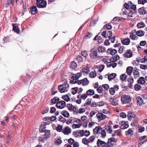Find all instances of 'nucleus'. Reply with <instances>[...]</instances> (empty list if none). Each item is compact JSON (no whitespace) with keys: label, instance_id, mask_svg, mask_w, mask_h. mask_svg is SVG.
I'll use <instances>...</instances> for the list:
<instances>
[{"label":"nucleus","instance_id":"nucleus-49","mask_svg":"<svg viewBox=\"0 0 147 147\" xmlns=\"http://www.w3.org/2000/svg\"><path fill=\"white\" fill-rule=\"evenodd\" d=\"M92 35V33H91L88 32L87 33V34L85 36L84 38V39H87L90 38Z\"/></svg>","mask_w":147,"mask_h":147},{"label":"nucleus","instance_id":"nucleus-19","mask_svg":"<svg viewBox=\"0 0 147 147\" xmlns=\"http://www.w3.org/2000/svg\"><path fill=\"white\" fill-rule=\"evenodd\" d=\"M137 105H141L143 103V102L142 98L140 96L137 97L136 98Z\"/></svg>","mask_w":147,"mask_h":147},{"label":"nucleus","instance_id":"nucleus-48","mask_svg":"<svg viewBox=\"0 0 147 147\" xmlns=\"http://www.w3.org/2000/svg\"><path fill=\"white\" fill-rule=\"evenodd\" d=\"M82 142L85 145H87L90 143L89 140L86 139V138H84L82 140Z\"/></svg>","mask_w":147,"mask_h":147},{"label":"nucleus","instance_id":"nucleus-32","mask_svg":"<svg viewBox=\"0 0 147 147\" xmlns=\"http://www.w3.org/2000/svg\"><path fill=\"white\" fill-rule=\"evenodd\" d=\"M129 9H130V11H133V12L134 13V14L136 13L137 11L136 5H132L131 7L129 8Z\"/></svg>","mask_w":147,"mask_h":147},{"label":"nucleus","instance_id":"nucleus-63","mask_svg":"<svg viewBox=\"0 0 147 147\" xmlns=\"http://www.w3.org/2000/svg\"><path fill=\"white\" fill-rule=\"evenodd\" d=\"M103 90L102 87H99L97 88V90L98 93H100L102 92Z\"/></svg>","mask_w":147,"mask_h":147},{"label":"nucleus","instance_id":"nucleus-17","mask_svg":"<svg viewBox=\"0 0 147 147\" xmlns=\"http://www.w3.org/2000/svg\"><path fill=\"white\" fill-rule=\"evenodd\" d=\"M50 136H46L45 134H42V137H39V140L40 141L44 142V140H46L47 138H49Z\"/></svg>","mask_w":147,"mask_h":147},{"label":"nucleus","instance_id":"nucleus-42","mask_svg":"<svg viewBox=\"0 0 147 147\" xmlns=\"http://www.w3.org/2000/svg\"><path fill=\"white\" fill-rule=\"evenodd\" d=\"M145 25V24L143 22H141L137 24V27L138 28H140L144 27Z\"/></svg>","mask_w":147,"mask_h":147},{"label":"nucleus","instance_id":"nucleus-7","mask_svg":"<svg viewBox=\"0 0 147 147\" xmlns=\"http://www.w3.org/2000/svg\"><path fill=\"white\" fill-rule=\"evenodd\" d=\"M56 106L57 108L60 109H62L65 107L66 103L64 101L61 100L57 102Z\"/></svg>","mask_w":147,"mask_h":147},{"label":"nucleus","instance_id":"nucleus-27","mask_svg":"<svg viewBox=\"0 0 147 147\" xmlns=\"http://www.w3.org/2000/svg\"><path fill=\"white\" fill-rule=\"evenodd\" d=\"M133 68L131 66L128 67L126 69V72L127 74L128 75H130L132 71H133Z\"/></svg>","mask_w":147,"mask_h":147},{"label":"nucleus","instance_id":"nucleus-61","mask_svg":"<svg viewBox=\"0 0 147 147\" xmlns=\"http://www.w3.org/2000/svg\"><path fill=\"white\" fill-rule=\"evenodd\" d=\"M97 106L100 107L103 106L105 104V103L104 102L101 101L97 103Z\"/></svg>","mask_w":147,"mask_h":147},{"label":"nucleus","instance_id":"nucleus-11","mask_svg":"<svg viewBox=\"0 0 147 147\" xmlns=\"http://www.w3.org/2000/svg\"><path fill=\"white\" fill-rule=\"evenodd\" d=\"M97 144L98 147H99L100 146H101L102 147H106L107 143L99 139L97 140Z\"/></svg>","mask_w":147,"mask_h":147},{"label":"nucleus","instance_id":"nucleus-16","mask_svg":"<svg viewBox=\"0 0 147 147\" xmlns=\"http://www.w3.org/2000/svg\"><path fill=\"white\" fill-rule=\"evenodd\" d=\"M71 132V129L68 127H65L63 130L62 132L65 135H68Z\"/></svg>","mask_w":147,"mask_h":147},{"label":"nucleus","instance_id":"nucleus-9","mask_svg":"<svg viewBox=\"0 0 147 147\" xmlns=\"http://www.w3.org/2000/svg\"><path fill=\"white\" fill-rule=\"evenodd\" d=\"M117 52V51L115 49H113L112 48L108 49L107 51V53L112 55H115Z\"/></svg>","mask_w":147,"mask_h":147},{"label":"nucleus","instance_id":"nucleus-44","mask_svg":"<svg viewBox=\"0 0 147 147\" xmlns=\"http://www.w3.org/2000/svg\"><path fill=\"white\" fill-rule=\"evenodd\" d=\"M62 98L67 102L69 101L70 99V98L67 95H63L62 96Z\"/></svg>","mask_w":147,"mask_h":147},{"label":"nucleus","instance_id":"nucleus-62","mask_svg":"<svg viewBox=\"0 0 147 147\" xmlns=\"http://www.w3.org/2000/svg\"><path fill=\"white\" fill-rule=\"evenodd\" d=\"M147 61V55L145 56L144 57L142 58L141 60V63H143Z\"/></svg>","mask_w":147,"mask_h":147},{"label":"nucleus","instance_id":"nucleus-1","mask_svg":"<svg viewBox=\"0 0 147 147\" xmlns=\"http://www.w3.org/2000/svg\"><path fill=\"white\" fill-rule=\"evenodd\" d=\"M63 81H64L63 84L59 85L58 88L59 91L61 93L67 92L69 88V85L67 80H65Z\"/></svg>","mask_w":147,"mask_h":147},{"label":"nucleus","instance_id":"nucleus-30","mask_svg":"<svg viewBox=\"0 0 147 147\" xmlns=\"http://www.w3.org/2000/svg\"><path fill=\"white\" fill-rule=\"evenodd\" d=\"M119 56L118 55H117L114 56H113L112 59H111V60L112 61V62H116L117 61V60L119 59Z\"/></svg>","mask_w":147,"mask_h":147},{"label":"nucleus","instance_id":"nucleus-12","mask_svg":"<svg viewBox=\"0 0 147 147\" xmlns=\"http://www.w3.org/2000/svg\"><path fill=\"white\" fill-rule=\"evenodd\" d=\"M147 7H141L139 8L138 9V13L140 15H144L147 13V11L146 9Z\"/></svg>","mask_w":147,"mask_h":147},{"label":"nucleus","instance_id":"nucleus-3","mask_svg":"<svg viewBox=\"0 0 147 147\" xmlns=\"http://www.w3.org/2000/svg\"><path fill=\"white\" fill-rule=\"evenodd\" d=\"M90 52L89 56L91 59H95L98 58L99 56L98 55L97 50L94 48H92L90 50Z\"/></svg>","mask_w":147,"mask_h":147},{"label":"nucleus","instance_id":"nucleus-59","mask_svg":"<svg viewBox=\"0 0 147 147\" xmlns=\"http://www.w3.org/2000/svg\"><path fill=\"white\" fill-rule=\"evenodd\" d=\"M126 132L127 134L132 135L133 134V131L132 129H129Z\"/></svg>","mask_w":147,"mask_h":147},{"label":"nucleus","instance_id":"nucleus-35","mask_svg":"<svg viewBox=\"0 0 147 147\" xmlns=\"http://www.w3.org/2000/svg\"><path fill=\"white\" fill-rule=\"evenodd\" d=\"M87 97V94H83L82 95H79L77 96V98H81V99L83 100H85Z\"/></svg>","mask_w":147,"mask_h":147},{"label":"nucleus","instance_id":"nucleus-2","mask_svg":"<svg viewBox=\"0 0 147 147\" xmlns=\"http://www.w3.org/2000/svg\"><path fill=\"white\" fill-rule=\"evenodd\" d=\"M46 124H42L40 125L39 130L41 133L43 134H45L46 136H50V130H47Z\"/></svg>","mask_w":147,"mask_h":147},{"label":"nucleus","instance_id":"nucleus-36","mask_svg":"<svg viewBox=\"0 0 147 147\" xmlns=\"http://www.w3.org/2000/svg\"><path fill=\"white\" fill-rule=\"evenodd\" d=\"M83 80L82 85L84 86L87 85L89 83V81L86 78H84Z\"/></svg>","mask_w":147,"mask_h":147},{"label":"nucleus","instance_id":"nucleus-29","mask_svg":"<svg viewBox=\"0 0 147 147\" xmlns=\"http://www.w3.org/2000/svg\"><path fill=\"white\" fill-rule=\"evenodd\" d=\"M97 50L99 52H101V53H103L106 52L105 47H103L101 45L98 48Z\"/></svg>","mask_w":147,"mask_h":147},{"label":"nucleus","instance_id":"nucleus-6","mask_svg":"<svg viewBox=\"0 0 147 147\" xmlns=\"http://www.w3.org/2000/svg\"><path fill=\"white\" fill-rule=\"evenodd\" d=\"M82 74L81 73H78L76 74H74L71 78L70 81L71 83H75L77 80L79 79L82 76Z\"/></svg>","mask_w":147,"mask_h":147},{"label":"nucleus","instance_id":"nucleus-39","mask_svg":"<svg viewBox=\"0 0 147 147\" xmlns=\"http://www.w3.org/2000/svg\"><path fill=\"white\" fill-rule=\"evenodd\" d=\"M61 114L65 117H67L69 115V113L66 110H64L61 113Z\"/></svg>","mask_w":147,"mask_h":147},{"label":"nucleus","instance_id":"nucleus-37","mask_svg":"<svg viewBox=\"0 0 147 147\" xmlns=\"http://www.w3.org/2000/svg\"><path fill=\"white\" fill-rule=\"evenodd\" d=\"M94 93V91L93 90H88L86 92V94L88 95H92Z\"/></svg>","mask_w":147,"mask_h":147},{"label":"nucleus","instance_id":"nucleus-26","mask_svg":"<svg viewBox=\"0 0 147 147\" xmlns=\"http://www.w3.org/2000/svg\"><path fill=\"white\" fill-rule=\"evenodd\" d=\"M14 0H7L6 3L5 4V7H9L10 4H11L14 5Z\"/></svg>","mask_w":147,"mask_h":147},{"label":"nucleus","instance_id":"nucleus-41","mask_svg":"<svg viewBox=\"0 0 147 147\" xmlns=\"http://www.w3.org/2000/svg\"><path fill=\"white\" fill-rule=\"evenodd\" d=\"M59 99L57 97H55L51 100V102L55 104L56 102L59 101Z\"/></svg>","mask_w":147,"mask_h":147},{"label":"nucleus","instance_id":"nucleus-55","mask_svg":"<svg viewBox=\"0 0 147 147\" xmlns=\"http://www.w3.org/2000/svg\"><path fill=\"white\" fill-rule=\"evenodd\" d=\"M74 106H73L71 104H68L67 105V107L68 109L71 111L73 110L72 109Z\"/></svg>","mask_w":147,"mask_h":147},{"label":"nucleus","instance_id":"nucleus-40","mask_svg":"<svg viewBox=\"0 0 147 147\" xmlns=\"http://www.w3.org/2000/svg\"><path fill=\"white\" fill-rule=\"evenodd\" d=\"M77 66L76 63L75 61H72L70 63V67L73 69H74L77 67Z\"/></svg>","mask_w":147,"mask_h":147},{"label":"nucleus","instance_id":"nucleus-28","mask_svg":"<svg viewBox=\"0 0 147 147\" xmlns=\"http://www.w3.org/2000/svg\"><path fill=\"white\" fill-rule=\"evenodd\" d=\"M89 67L88 66L84 67L82 69V72L88 74L89 71Z\"/></svg>","mask_w":147,"mask_h":147},{"label":"nucleus","instance_id":"nucleus-50","mask_svg":"<svg viewBox=\"0 0 147 147\" xmlns=\"http://www.w3.org/2000/svg\"><path fill=\"white\" fill-rule=\"evenodd\" d=\"M114 144L113 143L108 140L107 143L106 147H112L113 146Z\"/></svg>","mask_w":147,"mask_h":147},{"label":"nucleus","instance_id":"nucleus-53","mask_svg":"<svg viewBox=\"0 0 147 147\" xmlns=\"http://www.w3.org/2000/svg\"><path fill=\"white\" fill-rule=\"evenodd\" d=\"M58 120L61 122H65V118L63 117L61 115H60L59 117Z\"/></svg>","mask_w":147,"mask_h":147},{"label":"nucleus","instance_id":"nucleus-56","mask_svg":"<svg viewBox=\"0 0 147 147\" xmlns=\"http://www.w3.org/2000/svg\"><path fill=\"white\" fill-rule=\"evenodd\" d=\"M104 27H106L108 29H111L112 28V26L109 24H107L104 26Z\"/></svg>","mask_w":147,"mask_h":147},{"label":"nucleus","instance_id":"nucleus-43","mask_svg":"<svg viewBox=\"0 0 147 147\" xmlns=\"http://www.w3.org/2000/svg\"><path fill=\"white\" fill-rule=\"evenodd\" d=\"M96 74L95 71V70H94V71H92V72H91L89 75L90 78H93L96 76Z\"/></svg>","mask_w":147,"mask_h":147},{"label":"nucleus","instance_id":"nucleus-51","mask_svg":"<svg viewBox=\"0 0 147 147\" xmlns=\"http://www.w3.org/2000/svg\"><path fill=\"white\" fill-rule=\"evenodd\" d=\"M62 127H63L62 125H59L57 127L56 129L57 131L60 132L62 130Z\"/></svg>","mask_w":147,"mask_h":147},{"label":"nucleus","instance_id":"nucleus-20","mask_svg":"<svg viewBox=\"0 0 147 147\" xmlns=\"http://www.w3.org/2000/svg\"><path fill=\"white\" fill-rule=\"evenodd\" d=\"M127 116L128 120L129 121H130L132 118H134L136 116L135 115V113L134 112H132L130 111L129 112Z\"/></svg>","mask_w":147,"mask_h":147},{"label":"nucleus","instance_id":"nucleus-46","mask_svg":"<svg viewBox=\"0 0 147 147\" xmlns=\"http://www.w3.org/2000/svg\"><path fill=\"white\" fill-rule=\"evenodd\" d=\"M81 54L84 57L86 58L88 55L87 51H82L81 52Z\"/></svg>","mask_w":147,"mask_h":147},{"label":"nucleus","instance_id":"nucleus-57","mask_svg":"<svg viewBox=\"0 0 147 147\" xmlns=\"http://www.w3.org/2000/svg\"><path fill=\"white\" fill-rule=\"evenodd\" d=\"M138 3L144 5L145 3L147 2V0H138Z\"/></svg>","mask_w":147,"mask_h":147},{"label":"nucleus","instance_id":"nucleus-5","mask_svg":"<svg viewBox=\"0 0 147 147\" xmlns=\"http://www.w3.org/2000/svg\"><path fill=\"white\" fill-rule=\"evenodd\" d=\"M131 100V97L128 95H123L121 97V102L123 104L129 103Z\"/></svg>","mask_w":147,"mask_h":147},{"label":"nucleus","instance_id":"nucleus-22","mask_svg":"<svg viewBox=\"0 0 147 147\" xmlns=\"http://www.w3.org/2000/svg\"><path fill=\"white\" fill-rule=\"evenodd\" d=\"M13 30L16 32L18 33L20 32V30L18 28V26L16 24H13L12 25Z\"/></svg>","mask_w":147,"mask_h":147},{"label":"nucleus","instance_id":"nucleus-33","mask_svg":"<svg viewBox=\"0 0 147 147\" xmlns=\"http://www.w3.org/2000/svg\"><path fill=\"white\" fill-rule=\"evenodd\" d=\"M116 76V74L115 73H112L108 76V79L109 80H111L115 78Z\"/></svg>","mask_w":147,"mask_h":147},{"label":"nucleus","instance_id":"nucleus-31","mask_svg":"<svg viewBox=\"0 0 147 147\" xmlns=\"http://www.w3.org/2000/svg\"><path fill=\"white\" fill-rule=\"evenodd\" d=\"M76 59L79 63H82L83 62V58L80 55H78L76 58Z\"/></svg>","mask_w":147,"mask_h":147},{"label":"nucleus","instance_id":"nucleus-15","mask_svg":"<svg viewBox=\"0 0 147 147\" xmlns=\"http://www.w3.org/2000/svg\"><path fill=\"white\" fill-rule=\"evenodd\" d=\"M128 83V86L130 88H131L132 86V84L134 82V79L132 77H130L127 80Z\"/></svg>","mask_w":147,"mask_h":147},{"label":"nucleus","instance_id":"nucleus-60","mask_svg":"<svg viewBox=\"0 0 147 147\" xmlns=\"http://www.w3.org/2000/svg\"><path fill=\"white\" fill-rule=\"evenodd\" d=\"M108 140L113 143V142L115 143L117 141V139L115 138V137L111 138H109Z\"/></svg>","mask_w":147,"mask_h":147},{"label":"nucleus","instance_id":"nucleus-25","mask_svg":"<svg viewBox=\"0 0 147 147\" xmlns=\"http://www.w3.org/2000/svg\"><path fill=\"white\" fill-rule=\"evenodd\" d=\"M102 130V128L100 126L96 127L93 130V132L94 134H96L100 132Z\"/></svg>","mask_w":147,"mask_h":147},{"label":"nucleus","instance_id":"nucleus-14","mask_svg":"<svg viewBox=\"0 0 147 147\" xmlns=\"http://www.w3.org/2000/svg\"><path fill=\"white\" fill-rule=\"evenodd\" d=\"M121 125L120 127L122 129H125L128 128L129 127L127 122H126L125 121H123L121 123Z\"/></svg>","mask_w":147,"mask_h":147},{"label":"nucleus","instance_id":"nucleus-52","mask_svg":"<svg viewBox=\"0 0 147 147\" xmlns=\"http://www.w3.org/2000/svg\"><path fill=\"white\" fill-rule=\"evenodd\" d=\"M112 32L111 30L108 31L107 32V35L108 37L109 38V39L110 40V37L112 36Z\"/></svg>","mask_w":147,"mask_h":147},{"label":"nucleus","instance_id":"nucleus-58","mask_svg":"<svg viewBox=\"0 0 147 147\" xmlns=\"http://www.w3.org/2000/svg\"><path fill=\"white\" fill-rule=\"evenodd\" d=\"M110 93L111 95H113L115 93V91L113 88H111L109 90Z\"/></svg>","mask_w":147,"mask_h":147},{"label":"nucleus","instance_id":"nucleus-45","mask_svg":"<svg viewBox=\"0 0 147 147\" xmlns=\"http://www.w3.org/2000/svg\"><path fill=\"white\" fill-rule=\"evenodd\" d=\"M135 89L136 91H138L140 90L141 88V86L138 84H136L134 86Z\"/></svg>","mask_w":147,"mask_h":147},{"label":"nucleus","instance_id":"nucleus-24","mask_svg":"<svg viewBox=\"0 0 147 147\" xmlns=\"http://www.w3.org/2000/svg\"><path fill=\"white\" fill-rule=\"evenodd\" d=\"M145 79L143 77H141L137 80V82L141 84H143L145 83Z\"/></svg>","mask_w":147,"mask_h":147},{"label":"nucleus","instance_id":"nucleus-34","mask_svg":"<svg viewBox=\"0 0 147 147\" xmlns=\"http://www.w3.org/2000/svg\"><path fill=\"white\" fill-rule=\"evenodd\" d=\"M136 34L138 36L141 37L144 36V34L143 31L141 30H138L136 32Z\"/></svg>","mask_w":147,"mask_h":147},{"label":"nucleus","instance_id":"nucleus-54","mask_svg":"<svg viewBox=\"0 0 147 147\" xmlns=\"http://www.w3.org/2000/svg\"><path fill=\"white\" fill-rule=\"evenodd\" d=\"M129 37L131 39L133 40H135L137 38V36L135 34L130 33Z\"/></svg>","mask_w":147,"mask_h":147},{"label":"nucleus","instance_id":"nucleus-8","mask_svg":"<svg viewBox=\"0 0 147 147\" xmlns=\"http://www.w3.org/2000/svg\"><path fill=\"white\" fill-rule=\"evenodd\" d=\"M97 118L99 121L105 119L107 117V116L104 115L102 113H98L96 115Z\"/></svg>","mask_w":147,"mask_h":147},{"label":"nucleus","instance_id":"nucleus-13","mask_svg":"<svg viewBox=\"0 0 147 147\" xmlns=\"http://www.w3.org/2000/svg\"><path fill=\"white\" fill-rule=\"evenodd\" d=\"M133 74L134 75V78L136 79L138 77L140 76L139 72L138 70V69L136 68H134L133 71Z\"/></svg>","mask_w":147,"mask_h":147},{"label":"nucleus","instance_id":"nucleus-64","mask_svg":"<svg viewBox=\"0 0 147 147\" xmlns=\"http://www.w3.org/2000/svg\"><path fill=\"white\" fill-rule=\"evenodd\" d=\"M74 139L72 138L69 139L68 140V143L71 145H72L74 144Z\"/></svg>","mask_w":147,"mask_h":147},{"label":"nucleus","instance_id":"nucleus-21","mask_svg":"<svg viewBox=\"0 0 147 147\" xmlns=\"http://www.w3.org/2000/svg\"><path fill=\"white\" fill-rule=\"evenodd\" d=\"M130 42V40L129 38L124 39L121 41V43L122 44L127 45L129 44Z\"/></svg>","mask_w":147,"mask_h":147},{"label":"nucleus","instance_id":"nucleus-38","mask_svg":"<svg viewBox=\"0 0 147 147\" xmlns=\"http://www.w3.org/2000/svg\"><path fill=\"white\" fill-rule=\"evenodd\" d=\"M105 127H106L105 129H107L106 130L107 133L109 134L111 133L112 131L111 127L109 126L105 125Z\"/></svg>","mask_w":147,"mask_h":147},{"label":"nucleus","instance_id":"nucleus-4","mask_svg":"<svg viewBox=\"0 0 147 147\" xmlns=\"http://www.w3.org/2000/svg\"><path fill=\"white\" fill-rule=\"evenodd\" d=\"M37 6L38 8H44L46 7L47 2L44 0H36Z\"/></svg>","mask_w":147,"mask_h":147},{"label":"nucleus","instance_id":"nucleus-10","mask_svg":"<svg viewBox=\"0 0 147 147\" xmlns=\"http://www.w3.org/2000/svg\"><path fill=\"white\" fill-rule=\"evenodd\" d=\"M132 54L133 53L130 50H127L123 55V56L127 58H130L132 57Z\"/></svg>","mask_w":147,"mask_h":147},{"label":"nucleus","instance_id":"nucleus-47","mask_svg":"<svg viewBox=\"0 0 147 147\" xmlns=\"http://www.w3.org/2000/svg\"><path fill=\"white\" fill-rule=\"evenodd\" d=\"M127 78V75L125 74H121L120 76V79L122 81H125Z\"/></svg>","mask_w":147,"mask_h":147},{"label":"nucleus","instance_id":"nucleus-23","mask_svg":"<svg viewBox=\"0 0 147 147\" xmlns=\"http://www.w3.org/2000/svg\"><path fill=\"white\" fill-rule=\"evenodd\" d=\"M121 130L119 129L115 131L114 132V133H112V136L113 137L115 136L116 135L120 136L121 135Z\"/></svg>","mask_w":147,"mask_h":147},{"label":"nucleus","instance_id":"nucleus-18","mask_svg":"<svg viewBox=\"0 0 147 147\" xmlns=\"http://www.w3.org/2000/svg\"><path fill=\"white\" fill-rule=\"evenodd\" d=\"M30 11L31 13L32 14H34L36 13L38 10L36 6H33L30 8Z\"/></svg>","mask_w":147,"mask_h":147}]
</instances>
